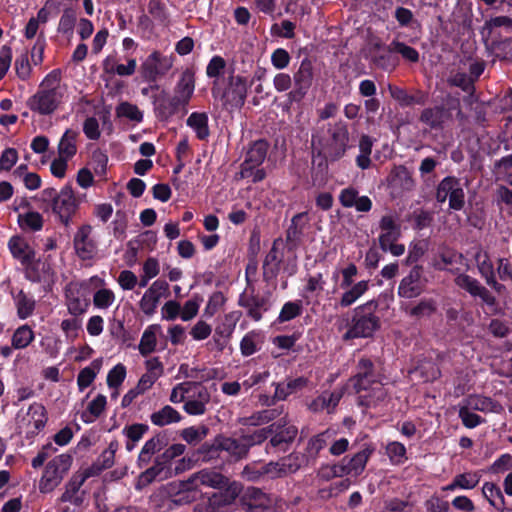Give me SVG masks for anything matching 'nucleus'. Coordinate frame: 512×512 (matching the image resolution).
<instances>
[{"label":"nucleus","mask_w":512,"mask_h":512,"mask_svg":"<svg viewBox=\"0 0 512 512\" xmlns=\"http://www.w3.org/2000/svg\"><path fill=\"white\" fill-rule=\"evenodd\" d=\"M357 401L366 408L377 407L387 397V391L374 372V364L368 358H362L357 365V373L350 378Z\"/></svg>","instance_id":"nucleus-1"},{"label":"nucleus","mask_w":512,"mask_h":512,"mask_svg":"<svg viewBox=\"0 0 512 512\" xmlns=\"http://www.w3.org/2000/svg\"><path fill=\"white\" fill-rule=\"evenodd\" d=\"M349 144L347 125L341 121L330 124L327 136H312L313 152L322 156L326 161H337L342 158Z\"/></svg>","instance_id":"nucleus-2"},{"label":"nucleus","mask_w":512,"mask_h":512,"mask_svg":"<svg viewBox=\"0 0 512 512\" xmlns=\"http://www.w3.org/2000/svg\"><path fill=\"white\" fill-rule=\"evenodd\" d=\"M196 85L195 72L192 68H185L173 88V96L167 100L159 101L156 111L161 119L167 120L180 109H185L190 103Z\"/></svg>","instance_id":"nucleus-3"},{"label":"nucleus","mask_w":512,"mask_h":512,"mask_svg":"<svg viewBox=\"0 0 512 512\" xmlns=\"http://www.w3.org/2000/svg\"><path fill=\"white\" fill-rule=\"evenodd\" d=\"M62 98L60 74L53 71L41 82L38 91L29 98L27 105L34 112L48 115L56 110Z\"/></svg>","instance_id":"nucleus-4"},{"label":"nucleus","mask_w":512,"mask_h":512,"mask_svg":"<svg viewBox=\"0 0 512 512\" xmlns=\"http://www.w3.org/2000/svg\"><path fill=\"white\" fill-rule=\"evenodd\" d=\"M43 208H51L58 220L68 226L73 215L78 210L79 202L70 186H64L60 191L55 188H45L40 194Z\"/></svg>","instance_id":"nucleus-5"},{"label":"nucleus","mask_w":512,"mask_h":512,"mask_svg":"<svg viewBox=\"0 0 512 512\" xmlns=\"http://www.w3.org/2000/svg\"><path fill=\"white\" fill-rule=\"evenodd\" d=\"M376 302H368L354 310L349 329L343 335L344 340L371 337L380 327V319L374 314Z\"/></svg>","instance_id":"nucleus-6"},{"label":"nucleus","mask_w":512,"mask_h":512,"mask_svg":"<svg viewBox=\"0 0 512 512\" xmlns=\"http://www.w3.org/2000/svg\"><path fill=\"white\" fill-rule=\"evenodd\" d=\"M72 464L69 454H60L48 462L39 482L41 493H50L62 482Z\"/></svg>","instance_id":"nucleus-7"},{"label":"nucleus","mask_w":512,"mask_h":512,"mask_svg":"<svg viewBox=\"0 0 512 512\" xmlns=\"http://www.w3.org/2000/svg\"><path fill=\"white\" fill-rule=\"evenodd\" d=\"M248 91V82L245 77L231 75L228 77L227 86L221 92L216 84L212 88L214 97L220 96L226 108H240L244 105Z\"/></svg>","instance_id":"nucleus-8"},{"label":"nucleus","mask_w":512,"mask_h":512,"mask_svg":"<svg viewBox=\"0 0 512 512\" xmlns=\"http://www.w3.org/2000/svg\"><path fill=\"white\" fill-rule=\"evenodd\" d=\"M449 200V207L453 210H461L465 205V193L460 180L453 176H447L440 181L436 189V200L444 203Z\"/></svg>","instance_id":"nucleus-9"},{"label":"nucleus","mask_w":512,"mask_h":512,"mask_svg":"<svg viewBox=\"0 0 512 512\" xmlns=\"http://www.w3.org/2000/svg\"><path fill=\"white\" fill-rule=\"evenodd\" d=\"M174 58L162 55L158 51L152 52L141 65V74L147 81H156L163 77L173 67Z\"/></svg>","instance_id":"nucleus-10"},{"label":"nucleus","mask_w":512,"mask_h":512,"mask_svg":"<svg viewBox=\"0 0 512 512\" xmlns=\"http://www.w3.org/2000/svg\"><path fill=\"white\" fill-rule=\"evenodd\" d=\"M427 280L424 277V270L421 266H414L398 286V295L402 298H415L425 289Z\"/></svg>","instance_id":"nucleus-11"},{"label":"nucleus","mask_w":512,"mask_h":512,"mask_svg":"<svg viewBox=\"0 0 512 512\" xmlns=\"http://www.w3.org/2000/svg\"><path fill=\"white\" fill-rule=\"evenodd\" d=\"M313 77V64L309 59L305 58L294 74L295 88L289 93L290 101L300 102L304 98L312 85Z\"/></svg>","instance_id":"nucleus-12"},{"label":"nucleus","mask_w":512,"mask_h":512,"mask_svg":"<svg viewBox=\"0 0 512 512\" xmlns=\"http://www.w3.org/2000/svg\"><path fill=\"white\" fill-rule=\"evenodd\" d=\"M168 290L169 285L166 281L160 279L154 281L144 292L139 302L140 310L147 316L153 315L161 298L167 295Z\"/></svg>","instance_id":"nucleus-13"},{"label":"nucleus","mask_w":512,"mask_h":512,"mask_svg":"<svg viewBox=\"0 0 512 512\" xmlns=\"http://www.w3.org/2000/svg\"><path fill=\"white\" fill-rule=\"evenodd\" d=\"M454 283L459 288L468 292L471 296L481 298L485 304L489 306H494L496 304V298L489 292V290L470 275L458 272L454 279Z\"/></svg>","instance_id":"nucleus-14"},{"label":"nucleus","mask_w":512,"mask_h":512,"mask_svg":"<svg viewBox=\"0 0 512 512\" xmlns=\"http://www.w3.org/2000/svg\"><path fill=\"white\" fill-rule=\"evenodd\" d=\"M91 234L92 227L90 225H83L74 236V249L78 257L82 260H90L97 253V245L91 237Z\"/></svg>","instance_id":"nucleus-15"},{"label":"nucleus","mask_w":512,"mask_h":512,"mask_svg":"<svg viewBox=\"0 0 512 512\" xmlns=\"http://www.w3.org/2000/svg\"><path fill=\"white\" fill-rule=\"evenodd\" d=\"M201 449L202 451L210 453L211 457H213L214 453L218 450H224L236 459L244 458L248 454L242 438L218 437L211 446L204 444Z\"/></svg>","instance_id":"nucleus-16"},{"label":"nucleus","mask_w":512,"mask_h":512,"mask_svg":"<svg viewBox=\"0 0 512 512\" xmlns=\"http://www.w3.org/2000/svg\"><path fill=\"white\" fill-rule=\"evenodd\" d=\"M241 485L237 482L228 483L223 490L213 493L208 498L211 512H221L224 508L234 503L241 493Z\"/></svg>","instance_id":"nucleus-17"},{"label":"nucleus","mask_w":512,"mask_h":512,"mask_svg":"<svg viewBox=\"0 0 512 512\" xmlns=\"http://www.w3.org/2000/svg\"><path fill=\"white\" fill-rule=\"evenodd\" d=\"M241 317V311H231L224 315V317L221 319V322L215 328L214 340L217 343L220 351L224 349Z\"/></svg>","instance_id":"nucleus-18"},{"label":"nucleus","mask_w":512,"mask_h":512,"mask_svg":"<svg viewBox=\"0 0 512 512\" xmlns=\"http://www.w3.org/2000/svg\"><path fill=\"white\" fill-rule=\"evenodd\" d=\"M474 260L481 277L485 280L486 284L492 287L495 291L501 292L504 286L497 282L494 272L493 264L486 251L481 247L476 249Z\"/></svg>","instance_id":"nucleus-19"},{"label":"nucleus","mask_w":512,"mask_h":512,"mask_svg":"<svg viewBox=\"0 0 512 512\" xmlns=\"http://www.w3.org/2000/svg\"><path fill=\"white\" fill-rule=\"evenodd\" d=\"M269 144L265 140L255 141L247 151V156L242 164V177H249V172L260 166L267 156Z\"/></svg>","instance_id":"nucleus-20"},{"label":"nucleus","mask_w":512,"mask_h":512,"mask_svg":"<svg viewBox=\"0 0 512 512\" xmlns=\"http://www.w3.org/2000/svg\"><path fill=\"white\" fill-rule=\"evenodd\" d=\"M188 483L193 488L204 485L214 489H223L228 485L229 479L217 471L203 469L191 475L188 479Z\"/></svg>","instance_id":"nucleus-21"},{"label":"nucleus","mask_w":512,"mask_h":512,"mask_svg":"<svg viewBox=\"0 0 512 512\" xmlns=\"http://www.w3.org/2000/svg\"><path fill=\"white\" fill-rule=\"evenodd\" d=\"M241 500L248 512H264L271 503L269 497L256 487H248Z\"/></svg>","instance_id":"nucleus-22"},{"label":"nucleus","mask_w":512,"mask_h":512,"mask_svg":"<svg viewBox=\"0 0 512 512\" xmlns=\"http://www.w3.org/2000/svg\"><path fill=\"white\" fill-rule=\"evenodd\" d=\"M344 388H338L333 391H324L317 398H315L308 405V409L312 412H320L323 410H327V412H332L338 405L339 401L344 395Z\"/></svg>","instance_id":"nucleus-23"},{"label":"nucleus","mask_w":512,"mask_h":512,"mask_svg":"<svg viewBox=\"0 0 512 512\" xmlns=\"http://www.w3.org/2000/svg\"><path fill=\"white\" fill-rule=\"evenodd\" d=\"M173 476L172 469L158 456L152 467L142 472L138 478L137 487H144L154 480H165Z\"/></svg>","instance_id":"nucleus-24"},{"label":"nucleus","mask_w":512,"mask_h":512,"mask_svg":"<svg viewBox=\"0 0 512 512\" xmlns=\"http://www.w3.org/2000/svg\"><path fill=\"white\" fill-rule=\"evenodd\" d=\"M88 478L87 474H75L71 477L65 486V491L60 497L61 502H70L76 506H80L84 501V491L80 488Z\"/></svg>","instance_id":"nucleus-25"},{"label":"nucleus","mask_w":512,"mask_h":512,"mask_svg":"<svg viewBox=\"0 0 512 512\" xmlns=\"http://www.w3.org/2000/svg\"><path fill=\"white\" fill-rule=\"evenodd\" d=\"M339 201L345 208L355 207L359 212H368L372 208V201L367 196H358V191L353 187L345 188L339 195Z\"/></svg>","instance_id":"nucleus-26"},{"label":"nucleus","mask_w":512,"mask_h":512,"mask_svg":"<svg viewBox=\"0 0 512 512\" xmlns=\"http://www.w3.org/2000/svg\"><path fill=\"white\" fill-rule=\"evenodd\" d=\"M282 243L281 238H277L273 241L272 247L266 255L263 262V277L265 280L274 279L280 269V263L282 262V256L279 252V246Z\"/></svg>","instance_id":"nucleus-27"},{"label":"nucleus","mask_w":512,"mask_h":512,"mask_svg":"<svg viewBox=\"0 0 512 512\" xmlns=\"http://www.w3.org/2000/svg\"><path fill=\"white\" fill-rule=\"evenodd\" d=\"M464 256L452 249H443L434 262V267L440 271H449L457 274L460 271L458 265H461Z\"/></svg>","instance_id":"nucleus-28"},{"label":"nucleus","mask_w":512,"mask_h":512,"mask_svg":"<svg viewBox=\"0 0 512 512\" xmlns=\"http://www.w3.org/2000/svg\"><path fill=\"white\" fill-rule=\"evenodd\" d=\"M379 227L381 229L380 247L389 246L391 242H396L401 235L400 226L392 215H384L380 220Z\"/></svg>","instance_id":"nucleus-29"},{"label":"nucleus","mask_w":512,"mask_h":512,"mask_svg":"<svg viewBox=\"0 0 512 512\" xmlns=\"http://www.w3.org/2000/svg\"><path fill=\"white\" fill-rule=\"evenodd\" d=\"M238 303L246 309L247 315L255 321H260L263 312L268 309L267 300L259 295H241Z\"/></svg>","instance_id":"nucleus-30"},{"label":"nucleus","mask_w":512,"mask_h":512,"mask_svg":"<svg viewBox=\"0 0 512 512\" xmlns=\"http://www.w3.org/2000/svg\"><path fill=\"white\" fill-rule=\"evenodd\" d=\"M450 117L449 111L443 106L425 108L420 115V122L430 129H441L444 122Z\"/></svg>","instance_id":"nucleus-31"},{"label":"nucleus","mask_w":512,"mask_h":512,"mask_svg":"<svg viewBox=\"0 0 512 512\" xmlns=\"http://www.w3.org/2000/svg\"><path fill=\"white\" fill-rule=\"evenodd\" d=\"M373 452L374 448L370 445H366L361 451L355 453L353 456L344 457L350 476H359L364 471Z\"/></svg>","instance_id":"nucleus-32"},{"label":"nucleus","mask_w":512,"mask_h":512,"mask_svg":"<svg viewBox=\"0 0 512 512\" xmlns=\"http://www.w3.org/2000/svg\"><path fill=\"white\" fill-rule=\"evenodd\" d=\"M298 433V429L294 425H288V421L286 420V425L281 426L278 430L274 428L272 434V438L270 439V445L275 448H279L282 451H285L289 444H291L296 438Z\"/></svg>","instance_id":"nucleus-33"},{"label":"nucleus","mask_w":512,"mask_h":512,"mask_svg":"<svg viewBox=\"0 0 512 512\" xmlns=\"http://www.w3.org/2000/svg\"><path fill=\"white\" fill-rule=\"evenodd\" d=\"M197 394V399H188L184 405V410L190 415H202L206 411V404L210 401V394L205 387L197 383V387H192Z\"/></svg>","instance_id":"nucleus-34"},{"label":"nucleus","mask_w":512,"mask_h":512,"mask_svg":"<svg viewBox=\"0 0 512 512\" xmlns=\"http://www.w3.org/2000/svg\"><path fill=\"white\" fill-rule=\"evenodd\" d=\"M47 422L46 409L42 404L34 403L30 405L27 414L20 421L22 425L33 427L35 431L41 430Z\"/></svg>","instance_id":"nucleus-35"},{"label":"nucleus","mask_w":512,"mask_h":512,"mask_svg":"<svg viewBox=\"0 0 512 512\" xmlns=\"http://www.w3.org/2000/svg\"><path fill=\"white\" fill-rule=\"evenodd\" d=\"M285 425H286V417H283L280 420H278L276 423H273L266 428L259 429L249 435H243L241 438L243 440L244 446H246V451L248 452L249 448L251 446L261 444L262 442H264L268 438L269 435H272L274 428H276V430H278L281 426H285Z\"/></svg>","instance_id":"nucleus-36"},{"label":"nucleus","mask_w":512,"mask_h":512,"mask_svg":"<svg viewBox=\"0 0 512 512\" xmlns=\"http://www.w3.org/2000/svg\"><path fill=\"white\" fill-rule=\"evenodd\" d=\"M388 90L391 97L402 107H409L414 104L423 105L426 102V96L421 92H417L416 95H410L405 89L393 85H389Z\"/></svg>","instance_id":"nucleus-37"},{"label":"nucleus","mask_w":512,"mask_h":512,"mask_svg":"<svg viewBox=\"0 0 512 512\" xmlns=\"http://www.w3.org/2000/svg\"><path fill=\"white\" fill-rule=\"evenodd\" d=\"M208 115L205 112H193L186 120V124L195 133L198 139L206 140L210 135Z\"/></svg>","instance_id":"nucleus-38"},{"label":"nucleus","mask_w":512,"mask_h":512,"mask_svg":"<svg viewBox=\"0 0 512 512\" xmlns=\"http://www.w3.org/2000/svg\"><path fill=\"white\" fill-rule=\"evenodd\" d=\"M306 217V213H298L291 219V224L286 231V243L289 249H295L301 240L304 224L302 220Z\"/></svg>","instance_id":"nucleus-39"},{"label":"nucleus","mask_w":512,"mask_h":512,"mask_svg":"<svg viewBox=\"0 0 512 512\" xmlns=\"http://www.w3.org/2000/svg\"><path fill=\"white\" fill-rule=\"evenodd\" d=\"M159 330V325H150L143 332L138 345L139 352L142 356H147L155 351L157 345V333Z\"/></svg>","instance_id":"nucleus-40"},{"label":"nucleus","mask_w":512,"mask_h":512,"mask_svg":"<svg viewBox=\"0 0 512 512\" xmlns=\"http://www.w3.org/2000/svg\"><path fill=\"white\" fill-rule=\"evenodd\" d=\"M480 477L481 475L479 472H466L458 474L453 478V481L443 489L446 491H452L456 488L473 489L478 485Z\"/></svg>","instance_id":"nucleus-41"},{"label":"nucleus","mask_w":512,"mask_h":512,"mask_svg":"<svg viewBox=\"0 0 512 512\" xmlns=\"http://www.w3.org/2000/svg\"><path fill=\"white\" fill-rule=\"evenodd\" d=\"M180 413L173 407L166 405L161 410L154 412L150 416L151 422L159 427H163L181 420Z\"/></svg>","instance_id":"nucleus-42"},{"label":"nucleus","mask_w":512,"mask_h":512,"mask_svg":"<svg viewBox=\"0 0 512 512\" xmlns=\"http://www.w3.org/2000/svg\"><path fill=\"white\" fill-rule=\"evenodd\" d=\"M283 412L282 408H272V409H264L261 411H257L252 414L250 417H247L243 420V424L245 425H253L260 426L263 424H267L275 419H277Z\"/></svg>","instance_id":"nucleus-43"},{"label":"nucleus","mask_w":512,"mask_h":512,"mask_svg":"<svg viewBox=\"0 0 512 512\" xmlns=\"http://www.w3.org/2000/svg\"><path fill=\"white\" fill-rule=\"evenodd\" d=\"M483 496L489 501V503L495 508L501 510V512H512V509H504V496L501 489L494 483L486 482L482 487Z\"/></svg>","instance_id":"nucleus-44"},{"label":"nucleus","mask_w":512,"mask_h":512,"mask_svg":"<svg viewBox=\"0 0 512 512\" xmlns=\"http://www.w3.org/2000/svg\"><path fill=\"white\" fill-rule=\"evenodd\" d=\"M78 136V132L68 129L62 136L59 144H58V154L64 158H71L76 154V138Z\"/></svg>","instance_id":"nucleus-45"},{"label":"nucleus","mask_w":512,"mask_h":512,"mask_svg":"<svg viewBox=\"0 0 512 512\" xmlns=\"http://www.w3.org/2000/svg\"><path fill=\"white\" fill-rule=\"evenodd\" d=\"M162 445H163L162 438L158 435L154 436L151 439H149L148 441H146V443L142 447V449L139 453V456H138L139 467L142 468L145 465H147L150 462L152 456L156 452L161 450Z\"/></svg>","instance_id":"nucleus-46"},{"label":"nucleus","mask_w":512,"mask_h":512,"mask_svg":"<svg viewBox=\"0 0 512 512\" xmlns=\"http://www.w3.org/2000/svg\"><path fill=\"white\" fill-rule=\"evenodd\" d=\"M9 248L14 257L23 262H29L33 258V251L28 244L19 237H13L9 241Z\"/></svg>","instance_id":"nucleus-47"},{"label":"nucleus","mask_w":512,"mask_h":512,"mask_svg":"<svg viewBox=\"0 0 512 512\" xmlns=\"http://www.w3.org/2000/svg\"><path fill=\"white\" fill-rule=\"evenodd\" d=\"M437 306L433 299H422L415 306L410 308L407 313L409 316L421 319L432 316L436 312Z\"/></svg>","instance_id":"nucleus-48"},{"label":"nucleus","mask_w":512,"mask_h":512,"mask_svg":"<svg viewBox=\"0 0 512 512\" xmlns=\"http://www.w3.org/2000/svg\"><path fill=\"white\" fill-rule=\"evenodd\" d=\"M117 117L127 118L133 122H141L143 120L142 111L130 102H121L115 109Z\"/></svg>","instance_id":"nucleus-49"},{"label":"nucleus","mask_w":512,"mask_h":512,"mask_svg":"<svg viewBox=\"0 0 512 512\" xmlns=\"http://www.w3.org/2000/svg\"><path fill=\"white\" fill-rule=\"evenodd\" d=\"M34 339V332L28 325L20 326L13 334L12 346L16 349L26 348Z\"/></svg>","instance_id":"nucleus-50"},{"label":"nucleus","mask_w":512,"mask_h":512,"mask_svg":"<svg viewBox=\"0 0 512 512\" xmlns=\"http://www.w3.org/2000/svg\"><path fill=\"white\" fill-rule=\"evenodd\" d=\"M105 406L106 397L99 394L88 404L87 411L82 414V419L87 423L92 422L94 419L101 415L105 409Z\"/></svg>","instance_id":"nucleus-51"},{"label":"nucleus","mask_w":512,"mask_h":512,"mask_svg":"<svg viewBox=\"0 0 512 512\" xmlns=\"http://www.w3.org/2000/svg\"><path fill=\"white\" fill-rule=\"evenodd\" d=\"M368 289V281H360L353 285L350 290L346 291L340 300V305L348 307L360 298Z\"/></svg>","instance_id":"nucleus-52"},{"label":"nucleus","mask_w":512,"mask_h":512,"mask_svg":"<svg viewBox=\"0 0 512 512\" xmlns=\"http://www.w3.org/2000/svg\"><path fill=\"white\" fill-rule=\"evenodd\" d=\"M100 370V362L95 360L91 366L82 369L77 377V384L80 390H84L94 381L98 371Z\"/></svg>","instance_id":"nucleus-53"},{"label":"nucleus","mask_w":512,"mask_h":512,"mask_svg":"<svg viewBox=\"0 0 512 512\" xmlns=\"http://www.w3.org/2000/svg\"><path fill=\"white\" fill-rule=\"evenodd\" d=\"M392 177L393 181L398 183L405 190H412L415 186V181L411 173L403 165L394 167L392 170Z\"/></svg>","instance_id":"nucleus-54"},{"label":"nucleus","mask_w":512,"mask_h":512,"mask_svg":"<svg viewBox=\"0 0 512 512\" xmlns=\"http://www.w3.org/2000/svg\"><path fill=\"white\" fill-rule=\"evenodd\" d=\"M387 52H396L402 55L403 58L410 62H417L419 60V53L416 49L406 45L403 42L393 41L388 48L385 49Z\"/></svg>","instance_id":"nucleus-55"},{"label":"nucleus","mask_w":512,"mask_h":512,"mask_svg":"<svg viewBox=\"0 0 512 512\" xmlns=\"http://www.w3.org/2000/svg\"><path fill=\"white\" fill-rule=\"evenodd\" d=\"M18 222L23 228H29L30 230L38 231L43 226V217L38 212L30 211L25 214H20L18 217Z\"/></svg>","instance_id":"nucleus-56"},{"label":"nucleus","mask_w":512,"mask_h":512,"mask_svg":"<svg viewBox=\"0 0 512 512\" xmlns=\"http://www.w3.org/2000/svg\"><path fill=\"white\" fill-rule=\"evenodd\" d=\"M415 373H418L420 377L428 382L434 381L440 377V370L437 365L432 361H423L415 369Z\"/></svg>","instance_id":"nucleus-57"},{"label":"nucleus","mask_w":512,"mask_h":512,"mask_svg":"<svg viewBox=\"0 0 512 512\" xmlns=\"http://www.w3.org/2000/svg\"><path fill=\"white\" fill-rule=\"evenodd\" d=\"M35 309V301L22 291L17 296V314L21 319L32 315Z\"/></svg>","instance_id":"nucleus-58"},{"label":"nucleus","mask_w":512,"mask_h":512,"mask_svg":"<svg viewBox=\"0 0 512 512\" xmlns=\"http://www.w3.org/2000/svg\"><path fill=\"white\" fill-rule=\"evenodd\" d=\"M115 300L112 290L102 288L95 292L93 296V304L99 309H107Z\"/></svg>","instance_id":"nucleus-59"},{"label":"nucleus","mask_w":512,"mask_h":512,"mask_svg":"<svg viewBox=\"0 0 512 512\" xmlns=\"http://www.w3.org/2000/svg\"><path fill=\"white\" fill-rule=\"evenodd\" d=\"M207 433L208 428L205 426H200L198 428L189 427L182 431L181 436L186 442L196 444L202 441L206 437Z\"/></svg>","instance_id":"nucleus-60"},{"label":"nucleus","mask_w":512,"mask_h":512,"mask_svg":"<svg viewBox=\"0 0 512 512\" xmlns=\"http://www.w3.org/2000/svg\"><path fill=\"white\" fill-rule=\"evenodd\" d=\"M304 462V457L299 454H290L289 456L281 459L282 472L284 475L295 473Z\"/></svg>","instance_id":"nucleus-61"},{"label":"nucleus","mask_w":512,"mask_h":512,"mask_svg":"<svg viewBox=\"0 0 512 512\" xmlns=\"http://www.w3.org/2000/svg\"><path fill=\"white\" fill-rule=\"evenodd\" d=\"M192 387H197V383L186 382L178 384L172 389L170 401L173 403L183 402L186 397H190L189 393L192 391Z\"/></svg>","instance_id":"nucleus-62"},{"label":"nucleus","mask_w":512,"mask_h":512,"mask_svg":"<svg viewBox=\"0 0 512 512\" xmlns=\"http://www.w3.org/2000/svg\"><path fill=\"white\" fill-rule=\"evenodd\" d=\"M126 377V368L122 364H117L109 371L107 376V384L111 388H117L122 384Z\"/></svg>","instance_id":"nucleus-63"},{"label":"nucleus","mask_w":512,"mask_h":512,"mask_svg":"<svg viewBox=\"0 0 512 512\" xmlns=\"http://www.w3.org/2000/svg\"><path fill=\"white\" fill-rule=\"evenodd\" d=\"M388 46H384L380 43H376L373 47V63L381 68H386L389 66V54L391 52H387L385 49Z\"/></svg>","instance_id":"nucleus-64"}]
</instances>
